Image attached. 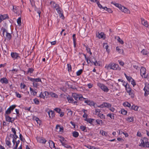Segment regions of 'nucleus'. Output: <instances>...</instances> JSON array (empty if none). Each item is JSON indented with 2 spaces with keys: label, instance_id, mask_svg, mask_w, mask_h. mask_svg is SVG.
Returning <instances> with one entry per match:
<instances>
[{
  "label": "nucleus",
  "instance_id": "nucleus-1",
  "mask_svg": "<svg viewBox=\"0 0 149 149\" xmlns=\"http://www.w3.org/2000/svg\"><path fill=\"white\" fill-rule=\"evenodd\" d=\"M72 96L77 101L79 100L82 101L85 100L84 102H90L89 100H88L87 99L83 97L80 94H78L75 93H72Z\"/></svg>",
  "mask_w": 149,
  "mask_h": 149
},
{
  "label": "nucleus",
  "instance_id": "nucleus-2",
  "mask_svg": "<svg viewBox=\"0 0 149 149\" xmlns=\"http://www.w3.org/2000/svg\"><path fill=\"white\" fill-rule=\"evenodd\" d=\"M139 146L144 148H149V142L148 141V139L146 137H144L141 139Z\"/></svg>",
  "mask_w": 149,
  "mask_h": 149
},
{
  "label": "nucleus",
  "instance_id": "nucleus-3",
  "mask_svg": "<svg viewBox=\"0 0 149 149\" xmlns=\"http://www.w3.org/2000/svg\"><path fill=\"white\" fill-rule=\"evenodd\" d=\"M92 106H93L94 108L100 107L103 108L104 107L107 108H109L110 107L111 105L109 103H103L101 105H97V103H94V104H92Z\"/></svg>",
  "mask_w": 149,
  "mask_h": 149
},
{
  "label": "nucleus",
  "instance_id": "nucleus-4",
  "mask_svg": "<svg viewBox=\"0 0 149 149\" xmlns=\"http://www.w3.org/2000/svg\"><path fill=\"white\" fill-rule=\"evenodd\" d=\"M123 105L125 107H129L130 109L134 110L135 111H137L138 107L136 106L133 105H132L130 103H123Z\"/></svg>",
  "mask_w": 149,
  "mask_h": 149
},
{
  "label": "nucleus",
  "instance_id": "nucleus-5",
  "mask_svg": "<svg viewBox=\"0 0 149 149\" xmlns=\"http://www.w3.org/2000/svg\"><path fill=\"white\" fill-rule=\"evenodd\" d=\"M97 85L102 91L105 92H107L109 91L108 87L103 84L100 83H98L97 84Z\"/></svg>",
  "mask_w": 149,
  "mask_h": 149
},
{
  "label": "nucleus",
  "instance_id": "nucleus-6",
  "mask_svg": "<svg viewBox=\"0 0 149 149\" xmlns=\"http://www.w3.org/2000/svg\"><path fill=\"white\" fill-rule=\"evenodd\" d=\"M144 90L145 91V96H147L149 94V84H148L146 83L145 84V87L144 88Z\"/></svg>",
  "mask_w": 149,
  "mask_h": 149
},
{
  "label": "nucleus",
  "instance_id": "nucleus-7",
  "mask_svg": "<svg viewBox=\"0 0 149 149\" xmlns=\"http://www.w3.org/2000/svg\"><path fill=\"white\" fill-rule=\"evenodd\" d=\"M49 95V94L48 92L45 91L43 92H41L39 95V97L45 99V98H47Z\"/></svg>",
  "mask_w": 149,
  "mask_h": 149
},
{
  "label": "nucleus",
  "instance_id": "nucleus-8",
  "mask_svg": "<svg viewBox=\"0 0 149 149\" xmlns=\"http://www.w3.org/2000/svg\"><path fill=\"white\" fill-rule=\"evenodd\" d=\"M146 69L143 67H142L140 69L141 74L142 77L146 78L147 76L146 75Z\"/></svg>",
  "mask_w": 149,
  "mask_h": 149
},
{
  "label": "nucleus",
  "instance_id": "nucleus-9",
  "mask_svg": "<svg viewBox=\"0 0 149 149\" xmlns=\"http://www.w3.org/2000/svg\"><path fill=\"white\" fill-rule=\"evenodd\" d=\"M5 116L7 121L12 123L14 121V120L16 118V117L15 118H11L6 114H5Z\"/></svg>",
  "mask_w": 149,
  "mask_h": 149
},
{
  "label": "nucleus",
  "instance_id": "nucleus-10",
  "mask_svg": "<svg viewBox=\"0 0 149 149\" xmlns=\"http://www.w3.org/2000/svg\"><path fill=\"white\" fill-rule=\"evenodd\" d=\"M60 96L61 97H63L64 98L66 97L69 102H73L74 101L73 98L72 97L70 96L69 95L67 96L64 94H61L60 95Z\"/></svg>",
  "mask_w": 149,
  "mask_h": 149
},
{
  "label": "nucleus",
  "instance_id": "nucleus-11",
  "mask_svg": "<svg viewBox=\"0 0 149 149\" xmlns=\"http://www.w3.org/2000/svg\"><path fill=\"white\" fill-rule=\"evenodd\" d=\"M11 57L14 59H18L20 58L19 54L17 53L11 52Z\"/></svg>",
  "mask_w": 149,
  "mask_h": 149
},
{
  "label": "nucleus",
  "instance_id": "nucleus-12",
  "mask_svg": "<svg viewBox=\"0 0 149 149\" xmlns=\"http://www.w3.org/2000/svg\"><path fill=\"white\" fill-rule=\"evenodd\" d=\"M120 68L119 67V65L118 64L112 63V70H120Z\"/></svg>",
  "mask_w": 149,
  "mask_h": 149
},
{
  "label": "nucleus",
  "instance_id": "nucleus-13",
  "mask_svg": "<svg viewBox=\"0 0 149 149\" xmlns=\"http://www.w3.org/2000/svg\"><path fill=\"white\" fill-rule=\"evenodd\" d=\"M97 36L99 38H103L104 39L105 38V35L103 32L98 33L96 34Z\"/></svg>",
  "mask_w": 149,
  "mask_h": 149
},
{
  "label": "nucleus",
  "instance_id": "nucleus-14",
  "mask_svg": "<svg viewBox=\"0 0 149 149\" xmlns=\"http://www.w3.org/2000/svg\"><path fill=\"white\" fill-rule=\"evenodd\" d=\"M58 136L60 138L59 140L61 143L62 145L67 142L66 140L63 137L60 136Z\"/></svg>",
  "mask_w": 149,
  "mask_h": 149
},
{
  "label": "nucleus",
  "instance_id": "nucleus-15",
  "mask_svg": "<svg viewBox=\"0 0 149 149\" xmlns=\"http://www.w3.org/2000/svg\"><path fill=\"white\" fill-rule=\"evenodd\" d=\"M8 18V15L7 14L1 15H0V23L3 20Z\"/></svg>",
  "mask_w": 149,
  "mask_h": 149
},
{
  "label": "nucleus",
  "instance_id": "nucleus-16",
  "mask_svg": "<svg viewBox=\"0 0 149 149\" xmlns=\"http://www.w3.org/2000/svg\"><path fill=\"white\" fill-rule=\"evenodd\" d=\"M56 131L57 132H63V128L62 127H60L59 125H57L56 127Z\"/></svg>",
  "mask_w": 149,
  "mask_h": 149
},
{
  "label": "nucleus",
  "instance_id": "nucleus-17",
  "mask_svg": "<svg viewBox=\"0 0 149 149\" xmlns=\"http://www.w3.org/2000/svg\"><path fill=\"white\" fill-rule=\"evenodd\" d=\"M121 10L123 12L127 13H130V11L127 8L123 6L121 8Z\"/></svg>",
  "mask_w": 149,
  "mask_h": 149
},
{
  "label": "nucleus",
  "instance_id": "nucleus-18",
  "mask_svg": "<svg viewBox=\"0 0 149 149\" xmlns=\"http://www.w3.org/2000/svg\"><path fill=\"white\" fill-rule=\"evenodd\" d=\"M105 68L107 70L112 69V62H111L109 64L106 65L105 66Z\"/></svg>",
  "mask_w": 149,
  "mask_h": 149
},
{
  "label": "nucleus",
  "instance_id": "nucleus-19",
  "mask_svg": "<svg viewBox=\"0 0 149 149\" xmlns=\"http://www.w3.org/2000/svg\"><path fill=\"white\" fill-rule=\"evenodd\" d=\"M18 7L16 6H13V11L15 13H16L17 15H19V10L17 8Z\"/></svg>",
  "mask_w": 149,
  "mask_h": 149
},
{
  "label": "nucleus",
  "instance_id": "nucleus-20",
  "mask_svg": "<svg viewBox=\"0 0 149 149\" xmlns=\"http://www.w3.org/2000/svg\"><path fill=\"white\" fill-rule=\"evenodd\" d=\"M30 80L33 82H41V79L40 78H30Z\"/></svg>",
  "mask_w": 149,
  "mask_h": 149
},
{
  "label": "nucleus",
  "instance_id": "nucleus-21",
  "mask_svg": "<svg viewBox=\"0 0 149 149\" xmlns=\"http://www.w3.org/2000/svg\"><path fill=\"white\" fill-rule=\"evenodd\" d=\"M0 82L2 84L5 83V84H7L8 83V79L5 77H4L1 79L0 80Z\"/></svg>",
  "mask_w": 149,
  "mask_h": 149
},
{
  "label": "nucleus",
  "instance_id": "nucleus-22",
  "mask_svg": "<svg viewBox=\"0 0 149 149\" xmlns=\"http://www.w3.org/2000/svg\"><path fill=\"white\" fill-rule=\"evenodd\" d=\"M48 113L50 118H53L55 116V114L53 111H49L48 112Z\"/></svg>",
  "mask_w": 149,
  "mask_h": 149
},
{
  "label": "nucleus",
  "instance_id": "nucleus-23",
  "mask_svg": "<svg viewBox=\"0 0 149 149\" xmlns=\"http://www.w3.org/2000/svg\"><path fill=\"white\" fill-rule=\"evenodd\" d=\"M48 143L49 144V147L51 148L52 149L55 148V144L52 141L49 140Z\"/></svg>",
  "mask_w": 149,
  "mask_h": 149
},
{
  "label": "nucleus",
  "instance_id": "nucleus-24",
  "mask_svg": "<svg viewBox=\"0 0 149 149\" xmlns=\"http://www.w3.org/2000/svg\"><path fill=\"white\" fill-rule=\"evenodd\" d=\"M141 20L142 24L146 27H148V24L147 21H146L143 18H141Z\"/></svg>",
  "mask_w": 149,
  "mask_h": 149
},
{
  "label": "nucleus",
  "instance_id": "nucleus-25",
  "mask_svg": "<svg viewBox=\"0 0 149 149\" xmlns=\"http://www.w3.org/2000/svg\"><path fill=\"white\" fill-rule=\"evenodd\" d=\"M125 88L127 90V92L129 93V94L130 95L131 92V88H130V86L129 84H128L127 86L125 87Z\"/></svg>",
  "mask_w": 149,
  "mask_h": 149
},
{
  "label": "nucleus",
  "instance_id": "nucleus-26",
  "mask_svg": "<svg viewBox=\"0 0 149 149\" xmlns=\"http://www.w3.org/2000/svg\"><path fill=\"white\" fill-rule=\"evenodd\" d=\"M49 95L53 97L57 98L58 97V95L55 93L52 92H51L49 93Z\"/></svg>",
  "mask_w": 149,
  "mask_h": 149
},
{
  "label": "nucleus",
  "instance_id": "nucleus-27",
  "mask_svg": "<svg viewBox=\"0 0 149 149\" xmlns=\"http://www.w3.org/2000/svg\"><path fill=\"white\" fill-rule=\"evenodd\" d=\"M103 9L107 10L109 13H112L113 12L111 8H107L106 6L104 7Z\"/></svg>",
  "mask_w": 149,
  "mask_h": 149
},
{
  "label": "nucleus",
  "instance_id": "nucleus-28",
  "mask_svg": "<svg viewBox=\"0 0 149 149\" xmlns=\"http://www.w3.org/2000/svg\"><path fill=\"white\" fill-rule=\"evenodd\" d=\"M94 120V119H91V118H86L85 119V120L86 121L88 122L90 124H92V122Z\"/></svg>",
  "mask_w": 149,
  "mask_h": 149
},
{
  "label": "nucleus",
  "instance_id": "nucleus-29",
  "mask_svg": "<svg viewBox=\"0 0 149 149\" xmlns=\"http://www.w3.org/2000/svg\"><path fill=\"white\" fill-rule=\"evenodd\" d=\"M100 133L103 136H107V132L104 131L103 130H100Z\"/></svg>",
  "mask_w": 149,
  "mask_h": 149
},
{
  "label": "nucleus",
  "instance_id": "nucleus-30",
  "mask_svg": "<svg viewBox=\"0 0 149 149\" xmlns=\"http://www.w3.org/2000/svg\"><path fill=\"white\" fill-rule=\"evenodd\" d=\"M97 116L101 119H105V116L103 114L100 113L98 114Z\"/></svg>",
  "mask_w": 149,
  "mask_h": 149
},
{
  "label": "nucleus",
  "instance_id": "nucleus-31",
  "mask_svg": "<svg viewBox=\"0 0 149 149\" xmlns=\"http://www.w3.org/2000/svg\"><path fill=\"white\" fill-rule=\"evenodd\" d=\"M6 38L7 39L10 40L11 38V35L10 34V33L6 32Z\"/></svg>",
  "mask_w": 149,
  "mask_h": 149
},
{
  "label": "nucleus",
  "instance_id": "nucleus-32",
  "mask_svg": "<svg viewBox=\"0 0 149 149\" xmlns=\"http://www.w3.org/2000/svg\"><path fill=\"white\" fill-rule=\"evenodd\" d=\"M116 51L118 52V53L120 54H123V49H120L117 47H116Z\"/></svg>",
  "mask_w": 149,
  "mask_h": 149
},
{
  "label": "nucleus",
  "instance_id": "nucleus-33",
  "mask_svg": "<svg viewBox=\"0 0 149 149\" xmlns=\"http://www.w3.org/2000/svg\"><path fill=\"white\" fill-rule=\"evenodd\" d=\"M72 136L74 137L77 138L79 136V133L76 131H74L72 133Z\"/></svg>",
  "mask_w": 149,
  "mask_h": 149
},
{
  "label": "nucleus",
  "instance_id": "nucleus-34",
  "mask_svg": "<svg viewBox=\"0 0 149 149\" xmlns=\"http://www.w3.org/2000/svg\"><path fill=\"white\" fill-rule=\"evenodd\" d=\"M124 75L127 79V80L129 81V82H130L131 80H132L133 79L130 76H127L125 73L124 74Z\"/></svg>",
  "mask_w": 149,
  "mask_h": 149
},
{
  "label": "nucleus",
  "instance_id": "nucleus-35",
  "mask_svg": "<svg viewBox=\"0 0 149 149\" xmlns=\"http://www.w3.org/2000/svg\"><path fill=\"white\" fill-rule=\"evenodd\" d=\"M107 116L109 117L111 119H114V114L113 113H109Z\"/></svg>",
  "mask_w": 149,
  "mask_h": 149
},
{
  "label": "nucleus",
  "instance_id": "nucleus-36",
  "mask_svg": "<svg viewBox=\"0 0 149 149\" xmlns=\"http://www.w3.org/2000/svg\"><path fill=\"white\" fill-rule=\"evenodd\" d=\"M10 136L12 137V138H13V139H14L15 140H16V139L17 138H18V136L16 135V134H10Z\"/></svg>",
  "mask_w": 149,
  "mask_h": 149
},
{
  "label": "nucleus",
  "instance_id": "nucleus-37",
  "mask_svg": "<svg viewBox=\"0 0 149 149\" xmlns=\"http://www.w3.org/2000/svg\"><path fill=\"white\" fill-rule=\"evenodd\" d=\"M30 90L31 93H32L33 95H35L36 94L37 92L35 90L31 88H30Z\"/></svg>",
  "mask_w": 149,
  "mask_h": 149
},
{
  "label": "nucleus",
  "instance_id": "nucleus-38",
  "mask_svg": "<svg viewBox=\"0 0 149 149\" xmlns=\"http://www.w3.org/2000/svg\"><path fill=\"white\" fill-rule=\"evenodd\" d=\"M127 121L129 122H132L134 121V118L133 117H128L127 119Z\"/></svg>",
  "mask_w": 149,
  "mask_h": 149
},
{
  "label": "nucleus",
  "instance_id": "nucleus-39",
  "mask_svg": "<svg viewBox=\"0 0 149 149\" xmlns=\"http://www.w3.org/2000/svg\"><path fill=\"white\" fill-rule=\"evenodd\" d=\"M96 122L99 125H102L103 123V122L102 120H100L99 119L96 120Z\"/></svg>",
  "mask_w": 149,
  "mask_h": 149
},
{
  "label": "nucleus",
  "instance_id": "nucleus-40",
  "mask_svg": "<svg viewBox=\"0 0 149 149\" xmlns=\"http://www.w3.org/2000/svg\"><path fill=\"white\" fill-rule=\"evenodd\" d=\"M34 71V69L32 68H29L27 72H26V74H28L29 73H33Z\"/></svg>",
  "mask_w": 149,
  "mask_h": 149
},
{
  "label": "nucleus",
  "instance_id": "nucleus-41",
  "mask_svg": "<svg viewBox=\"0 0 149 149\" xmlns=\"http://www.w3.org/2000/svg\"><path fill=\"white\" fill-rule=\"evenodd\" d=\"M103 47L104 48H105L106 49L107 51H109V50L108 49L109 46L107 45V43H103Z\"/></svg>",
  "mask_w": 149,
  "mask_h": 149
},
{
  "label": "nucleus",
  "instance_id": "nucleus-42",
  "mask_svg": "<svg viewBox=\"0 0 149 149\" xmlns=\"http://www.w3.org/2000/svg\"><path fill=\"white\" fill-rule=\"evenodd\" d=\"M34 8H35V10L37 12V13L38 14L39 18H40V14L41 13L40 11L36 7V6L35 7H34Z\"/></svg>",
  "mask_w": 149,
  "mask_h": 149
},
{
  "label": "nucleus",
  "instance_id": "nucleus-43",
  "mask_svg": "<svg viewBox=\"0 0 149 149\" xmlns=\"http://www.w3.org/2000/svg\"><path fill=\"white\" fill-rule=\"evenodd\" d=\"M63 146H64L66 148H72V147L71 146L68 145L67 143V142L65 143L64 144L62 145Z\"/></svg>",
  "mask_w": 149,
  "mask_h": 149
},
{
  "label": "nucleus",
  "instance_id": "nucleus-44",
  "mask_svg": "<svg viewBox=\"0 0 149 149\" xmlns=\"http://www.w3.org/2000/svg\"><path fill=\"white\" fill-rule=\"evenodd\" d=\"M46 141V140L45 139H40L39 140V142L43 144L45 143Z\"/></svg>",
  "mask_w": 149,
  "mask_h": 149
},
{
  "label": "nucleus",
  "instance_id": "nucleus-45",
  "mask_svg": "<svg viewBox=\"0 0 149 149\" xmlns=\"http://www.w3.org/2000/svg\"><path fill=\"white\" fill-rule=\"evenodd\" d=\"M113 4L115 5L116 7H118L120 10H121V8L123 7V6H121L120 4L117 3H113Z\"/></svg>",
  "mask_w": 149,
  "mask_h": 149
},
{
  "label": "nucleus",
  "instance_id": "nucleus-46",
  "mask_svg": "<svg viewBox=\"0 0 149 149\" xmlns=\"http://www.w3.org/2000/svg\"><path fill=\"white\" fill-rule=\"evenodd\" d=\"M30 1L32 7L34 8L35 7V1L33 0H30Z\"/></svg>",
  "mask_w": 149,
  "mask_h": 149
},
{
  "label": "nucleus",
  "instance_id": "nucleus-47",
  "mask_svg": "<svg viewBox=\"0 0 149 149\" xmlns=\"http://www.w3.org/2000/svg\"><path fill=\"white\" fill-rule=\"evenodd\" d=\"M83 72V70L80 69L78 71L76 72V74L77 76L80 75Z\"/></svg>",
  "mask_w": 149,
  "mask_h": 149
},
{
  "label": "nucleus",
  "instance_id": "nucleus-48",
  "mask_svg": "<svg viewBox=\"0 0 149 149\" xmlns=\"http://www.w3.org/2000/svg\"><path fill=\"white\" fill-rule=\"evenodd\" d=\"M118 41L121 44H123L124 43L123 41L120 39L119 37H118V38L117 39Z\"/></svg>",
  "mask_w": 149,
  "mask_h": 149
},
{
  "label": "nucleus",
  "instance_id": "nucleus-49",
  "mask_svg": "<svg viewBox=\"0 0 149 149\" xmlns=\"http://www.w3.org/2000/svg\"><path fill=\"white\" fill-rule=\"evenodd\" d=\"M17 22L18 24L20 26L21 24V18L19 17L17 19Z\"/></svg>",
  "mask_w": 149,
  "mask_h": 149
},
{
  "label": "nucleus",
  "instance_id": "nucleus-50",
  "mask_svg": "<svg viewBox=\"0 0 149 149\" xmlns=\"http://www.w3.org/2000/svg\"><path fill=\"white\" fill-rule=\"evenodd\" d=\"M53 6L54 8L56 9V8L59 7V5H58V4L54 2H53Z\"/></svg>",
  "mask_w": 149,
  "mask_h": 149
},
{
  "label": "nucleus",
  "instance_id": "nucleus-51",
  "mask_svg": "<svg viewBox=\"0 0 149 149\" xmlns=\"http://www.w3.org/2000/svg\"><path fill=\"white\" fill-rule=\"evenodd\" d=\"M56 10L58 13H60L62 12V9L60 8V6H59V7L56 8Z\"/></svg>",
  "mask_w": 149,
  "mask_h": 149
},
{
  "label": "nucleus",
  "instance_id": "nucleus-52",
  "mask_svg": "<svg viewBox=\"0 0 149 149\" xmlns=\"http://www.w3.org/2000/svg\"><path fill=\"white\" fill-rule=\"evenodd\" d=\"M127 111L124 109L121 110V113L123 115H125L127 113Z\"/></svg>",
  "mask_w": 149,
  "mask_h": 149
},
{
  "label": "nucleus",
  "instance_id": "nucleus-53",
  "mask_svg": "<svg viewBox=\"0 0 149 149\" xmlns=\"http://www.w3.org/2000/svg\"><path fill=\"white\" fill-rule=\"evenodd\" d=\"M20 86L22 89H25L26 86L24 83H21L20 84Z\"/></svg>",
  "mask_w": 149,
  "mask_h": 149
},
{
  "label": "nucleus",
  "instance_id": "nucleus-54",
  "mask_svg": "<svg viewBox=\"0 0 149 149\" xmlns=\"http://www.w3.org/2000/svg\"><path fill=\"white\" fill-rule=\"evenodd\" d=\"M6 144L8 146L10 147L11 144V142L9 140H7L6 141Z\"/></svg>",
  "mask_w": 149,
  "mask_h": 149
},
{
  "label": "nucleus",
  "instance_id": "nucleus-55",
  "mask_svg": "<svg viewBox=\"0 0 149 149\" xmlns=\"http://www.w3.org/2000/svg\"><path fill=\"white\" fill-rule=\"evenodd\" d=\"M54 110L59 113H61V110L60 109L58 108H56L54 109Z\"/></svg>",
  "mask_w": 149,
  "mask_h": 149
},
{
  "label": "nucleus",
  "instance_id": "nucleus-56",
  "mask_svg": "<svg viewBox=\"0 0 149 149\" xmlns=\"http://www.w3.org/2000/svg\"><path fill=\"white\" fill-rule=\"evenodd\" d=\"M97 4L98 6V7L100 9L102 8H104V7H103L102 6L100 3V2L99 1H97Z\"/></svg>",
  "mask_w": 149,
  "mask_h": 149
},
{
  "label": "nucleus",
  "instance_id": "nucleus-57",
  "mask_svg": "<svg viewBox=\"0 0 149 149\" xmlns=\"http://www.w3.org/2000/svg\"><path fill=\"white\" fill-rule=\"evenodd\" d=\"M80 129L83 131H85V130H86V127L84 126H81L80 127Z\"/></svg>",
  "mask_w": 149,
  "mask_h": 149
},
{
  "label": "nucleus",
  "instance_id": "nucleus-58",
  "mask_svg": "<svg viewBox=\"0 0 149 149\" xmlns=\"http://www.w3.org/2000/svg\"><path fill=\"white\" fill-rule=\"evenodd\" d=\"M68 68V71L69 72L70 71H71L72 70V67L71 65L70 64H67Z\"/></svg>",
  "mask_w": 149,
  "mask_h": 149
},
{
  "label": "nucleus",
  "instance_id": "nucleus-59",
  "mask_svg": "<svg viewBox=\"0 0 149 149\" xmlns=\"http://www.w3.org/2000/svg\"><path fill=\"white\" fill-rule=\"evenodd\" d=\"M11 111L9 108L6 111V113L5 114H6L8 115V114H9L10 113Z\"/></svg>",
  "mask_w": 149,
  "mask_h": 149
},
{
  "label": "nucleus",
  "instance_id": "nucleus-60",
  "mask_svg": "<svg viewBox=\"0 0 149 149\" xmlns=\"http://www.w3.org/2000/svg\"><path fill=\"white\" fill-rule=\"evenodd\" d=\"M16 105H13L10 106L9 108L10 109V110L12 111H13L15 108L16 107Z\"/></svg>",
  "mask_w": 149,
  "mask_h": 149
},
{
  "label": "nucleus",
  "instance_id": "nucleus-61",
  "mask_svg": "<svg viewBox=\"0 0 149 149\" xmlns=\"http://www.w3.org/2000/svg\"><path fill=\"white\" fill-rule=\"evenodd\" d=\"M141 53L143 55H146L147 54V51L146 50L143 49L141 51Z\"/></svg>",
  "mask_w": 149,
  "mask_h": 149
},
{
  "label": "nucleus",
  "instance_id": "nucleus-62",
  "mask_svg": "<svg viewBox=\"0 0 149 149\" xmlns=\"http://www.w3.org/2000/svg\"><path fill=\"white\" fill-rule=\"evenodd\" d=\"M38 85V83L33 82V85L34 87L37 88Z\"/></svg>",
  "mask_w": 149,
  "mask_h": 149
},
{
  "label": "nucleus",
  "instance_id": "nucleus-63",
  "mask_svg": "<svg viewBox=\"0 0 149 149\" xmlns=\"http://www.w3.org/2000/svg\"><path fill=\"white\" fill-rule=\"evenodd\" d=\"M130 82H131V84L133 85V86H134L136 85V83L133 79L131 80Z\"/></svg>",
  "mask_w": 149,
  "mask_h": 149
},
{
  "label": "nucleus",
  "instance_id": "nucleus-64",
  "mask_svg": "<svg viewBox=\"0 0 149 149\" xmlns=\"http://www.w3.org/2000/svg\"><path fill=\"white\" fill-rule=\"evenodd\" d=\"M95 114L96 115H97L98 114H99L100 113V111L99 109H97L95 110Z\"/></svg>",
  "mask_w": 149,
  "mask_h": 149
}]
</instances>
